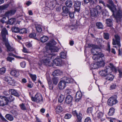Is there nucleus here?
<instances>
[{"label":"nucleus","instance_id":"412c9836","mask_svg":"<svg viewBox=\"0 0 122 122\" xmlns=\"http://www.w3.org/2000/svg\"><path fill=\"white\" fill-rule=\"evenodd\" d=\"M62 9L63 10L62 15L64 16L67 15V14L69 12V9L66 6H63Z\"/></svg>","mask_w":122,"mask_h":122},{"label":"nucleus","instance_id":"680f3d73","mask_svg":"<svg viewBox=\"0 0 122 122\" xmlns=\"http://www.w3.org/2000/svg\"><path fill=\"white\" fill-rule=\"evenodd\" d=\"M14 58L9 56L7 57V60L10 62H11L12 61L14 60Z\"/></svg>","mask_w":122,"mask_h":122},{"label":"nucleus","instance_id":"ddd939ff","mask_svg":"<svg viewBox=\"0 0 122 122\" xmlns=\"http://www.w3.org/2000/svg\"><path fill=\"white\" fill-rule=\"evenodd\" d=\"M5 44V45L7 48V51L8 52L13 51L14 50V49L10 46L8 40L3 42Z\"/></svg>","mask_w":122,"mask_h":122},{"label":"nucleus","instance_id":"6e6d98bb","mask_svg":"<svg viewBox=\"0 0 122 122\" xmlns=\"http://www.w3.org/2000/svg\"><path fill=\"white\" fill-rule=\"evenodd\" d=\"M19 32L21 34L26 33L27 32L25 28H23L20 30Z\"/></svg>","mask_w":122,"mask_h":122},{"label":"nucleus","instance_id":"bf43d9fd","mask_svg":"<svg viewBox=\"0 0 122 122\" xmlns=\"http://www.w3.org/2000/svg\"><path fill=\"white\" fill-rule=\"evenodd\" d=\"M92 107L88 108L87 111V112L89 113H92Z\"/></svg>","mask_w":122,"mask_h":122},{"label":"nucleus","instance_id":"393cba45","mask_svg":"<svg viewBox=\"0 0 122 122\" xmlns=\"http://www.w3.org/2000/svg\"><path fill=\"white\" fill-rule=\"evenodd\" d=\"M63 80L66 83H70L72 81V79L70 78L65 77L63 78Z\"/></svg>","mask_w":122,"mask_h":122},{"label":"nucleus","instance_id":"69168bd1","mask_svg":"<svg viewBox=\"0 0 122 122\" xmlns=\"http://www.w3.org/2000/svg\"><path fill=\"white\" fill-rule=\"evenodd\" d=\"M20 65L21 67L22 68H24L25 66L26 63L24 62H23L20 63Z\"/></svg>","mask_w":122,"mask_h":122},{"label":"nucleus","instance_id":"f3484780","mask_svg":"<svg viewBox=\"0 0 122 122\" xmlns=\"http://www.w3.org/2000/svg\"><path fill=\"white\" fill-rule=\"evenodd\" d=\"M10 74L11 75L17 77L19 75V71L18 70H13L11 71Z\"/></svg>","mask_w":122,"mask_h":122},{"label":"nucleus","instance_id":"dca6fc26","mask_svg":"<svg viewBox=\"0 0 122 122\" xmlns=\"http://www.w3.org/2000/svg\"><path fill=\"white\" fill-rule=\"evenodd\" d=\"M53 62L56 66H59L61 64L62 61L61 59L57 58L54 59Z\"/></svg>","mask_w":122,"mask_h":122},{"label":"nucleus","instance_id":"58836bf2","mask_svg":"<svg viewBox=\"0 0 122 122\" xmlns=\"http://www.w3.org/2000/svg\"><path fill=\"white\" fill-rule=\"evenodd\" d=\"M15 21V19L14 18L10 19L8 22V23L9 24L12 25L13 24Z\"/></svg>","mask_w":122,"mask_h":122},{"label":"nucleus","instance_id":"2eb2a0df","mask_svg":"<svg viewBox=\"0 0 122 122\" xmlns=\"http://www.w3.org/2000/svg\"><path fill=\"white\" fill-rule=\"evenodd\" d=\"M56 44V43L55 41L52 40L50 41L47 44L46 46L45 47L46 49L50 47H54L53 46L55 45Z\"/></svg>","mask_w":122,"mask_h":122},{"label":"nucleus","instance_id":"a19ab883","mask_svg":"<svg viewBox=\"0 0 122 122\" xmlns=\"http://www.w3.org/2000/svg\"><path fill=\"white\" fill-rule=\"evenodd\" d=\"M20 107V108L23 110H26V108L25 105L23 103H22L19 105Z\"/></svg>","mask_w":122,"mask_h":122},{"label":"nucleus","instance_id":"c85d7f7f","mask_svg":"<svg viewBox=\"0 0 122 122\" xmlns=\"http://www.w3.org/2000/svg\"><path fill=\"white\" fill-rule=\"evenodd\" d=\"M106 23L108 26H111L112 25V20L110 19H107L106 20Z\"/></svg>","mask_w":122,"mask_h":122},{"label":"nucleus","instance_id":"f704fd0d","mask_svg":"<svg viewBox=\"0 0 122 122\" xmlns=\"http://www.w3.org/2000/svg\"><path fill=\"white\" fill-rule=\"evenodd\" d=\"M115 110L114 108L112 107L109 109V111L108 113V114L109 116L112 115L114 112Z\"/></svg>","mask_w":122,"mask_h":122},{"label":"nucleus","instance_id":"7ed1b4c3","mask_svg":"<svg viewBox=\"0 0 122 122\" xmlns=\"http://www.w3.org/2000/svg\"><path fill=\"white\" fill-rule=\"evenodd\" d=\"M44 54V56L43 57V59L41 61V63L42 64L45 65H48L50 62V60L52 56H51L52 54H51L48 53V55L45 52Z\"/></svg>","mask_w":122,"mask_h":122},{"label":"nucleus","instance_id":"473e14b6","mask_svg":"<svg viewBox=\"0 0 122 122\" xmlns=\"http://www.w3.org/2000/svg\"><path fill=\"white\" fill-rule=\"evenodd\" d=\"M48 39V38L47 36H44L41 38L40 40L41 42L44 43Z\"/></svg>","mask_w":122,"mask_h":122},{"label":"nucleus","instance_id":"49530a36","mask_svg":"<svg viewBox=\"0 0 122 122\" xmlns=\"http://www.w3.org/2000/svg\"><path fill=\"white\" fill-rule=\"evenodd\" d=\"M48 82L49 89L51 90H52L53 88V86L51 84V82L50 81H48Z\"/></svg>","mask_w":122,"mask_h":122},{"label":"nucleus","instance_id":"4468645a","mask_svg":"<svg viewBox=\"0 0 122 122\" xmlns=\"http://www.w3.org/2000/svg\"><path fill=\"white\" fill-rule=\"evenodd\" d=\"M65 81L63 79L58 84V86L60 90H62L64 89L65 87L66 84L65 82Z\"/></svg>","mask_w":122,"mask_h":122},{"label":"nucleus","instance_id":"b1692460","mask_svg":"<svg viewBox=\"0 0 122 122\" xmlns=\"http://www.w3.org/2000/svg\"><path fill=\"white\" fill-rule=\"evenodd\" d=\"M56 112L57 113H58L61 112L62 110V107L60 105H58L55 108Z\"/></svg>","mask_w":122,"mask_h":122},{"label":"nucleus","instance_id":"6e6552de","mask_svg":"<svg viewBox=\"0 0 122 122\" xmlns=\"http://www.w3.org/2000/svg\"><path fill=\"white\" fill-rule=\"evenodd\" d=\"M114 37L115 40L113 39H112V43L113 45H117L119 47L121 46L120 44V37L117 34L115 35Z\"/></svg>","mask_w":122,"mask_h":122},{"label":"nucleus","instance_id":"c9c22d12","mask_svg":"<svg viewBox=\"0 0 122 122\" xmlns=\"http://www.w3.org/2000/svg\"><path fill=\"white\" fill-rule=\"evenodd\" d=\"M90 67L91 68L93 69H95L99 68L97 62L91 64L90 65Z\"/></svg>","mask_w":122,"mask_h":122},{"label":"nucleus","instance_id":"5701e85b","mask_svg":"<svg viewBox=\"0 0 122 122\" xmlns=\"http://www.w3.org/2000/svg\"><path fill=\"white\" fill-rule=\"evenodd\" d=\"M82 94L80 92H77L76 94V100L78 101L80 100L82 97Z\"/></svg>","mask_w":122,"mask_h":122},{"label":"nucleus","instance_id":"37998d69","mask_svg":"<svg viewBox=\"0 0 122 122\" xmlns=\"http://www.w3.org/2000/svg\"><path fill=\"white\" fill-rule=\"evenodd\" d=\"M77 118L78 120L80 121H81V119L82 117V115L80 113H78L76 115Z\"/></svg>","mask_w":122,"mask_h":122},{"label":"nucleus","instance_id":"13d9d810","mask_svg":"<svg viewBox=\"0 0 122 122\" xmlns=\"http://www.w3.org/2000/svg\"><path fill=\"white\" fill-rule=\"evenodd\" d=\"M26 46L28 48H30L32 46V45L30 43L27 42L25 43Z\"/></svg>","mask_w":122,"mask_h":122},{"label":"nucleus","instance_id":"f257e3e1","mask_svg":"<svg viewBox=\"0 0 122 122\" xmlns=\"http://www.w3.org/2000/svg\"><path fill=\"white\" fill-rule=\"evenodd\" d=\"M110 5H107V7L113 13L112 15L113 16L115 13H116L115 17L117 19L118 18L120 19L122 17V11L121 10L119 9L118 10H117L116 6L115 5L113 2L111 0L109 1Z\"/></svg>","mask_w":122,"mask_h":122},{"label":"nucleus","instance_id":"4d7b16f0","mask_svg":"<svg viewBox=\"0 0 122 122\" xmlns=\"http://www.w3.org/2000/svg\"><path fill=\"white\" fill-rule=\"evenodd\" d=\"M97 117L99 118H101L102 117L103 115V113L101 112H97Z\"/></svg>","mask_w":122,"mask_h":122},{"label":"nucleus","instance_id":"ea45409f","mask_svg":"<svg viewBox=\"0 0 122 122\" xmlns=\"http://www.w3.org/2000/svg\"><path fill=\"white\" fill-rule=\"evenodd\" d=\"M95 9L96 10L98 14L100 13L102 11V7L99 5L97 6Z\"/></svg>","mask_w":122,"mask_h":122},{"label":"nucleus","instance_id":"3c124183","mask_svg":"<svg viewBox=\"0 0 122 122\" xmlns=\"http://www.w3.org/2000/svg\"><path fill=\"white\" fill-rule=\"evenodd\" d=\"M30 76L33 81H35L36 80V75H33L32 74H31L30 75Z\"/></svg>","mask_w":122,"mask_h":122},{"label":"nucleus","instance_id":"c756f323","mask_svg":"<svg viewBox=\"0 0 122 122\" xmlns=\"http://www.w3.org/2000/svg\"><path fill=\"white\" fill-rule=\"evenodd\" d=\"M5 117L7 119L10 121H12L14 119V118L12 116L9 114H7L5 115Z\"/></svg>","mask_w":122,"mask_h":122},{"label":"nucleus","instance_id":"a878e982","mask_svg":"<svg viewBox=\"0 0 122 122\" xmlns=\"http://www.w3.org/2000/svg\"><path fill=\"white\" fill-rule=\"evenodd\" d=\"M106 76L107 77L106 78V79L107 81H112L114 78V77L112 74H107Z\"/></svg>","mask_w":122,"mask_h":122},{"label":"nucleus","instance_id":"6ab92c4d","mask_svg":"<svg viewBox=\"0 0 122 122\" xmlns=\"http://www.w3.org/2000/svg\"><path fill=\"white\" fill-rule=\"evenodd\" d=\"M90 13L91 16L93 17H96L98 14L96 9L92 8L90 10Z\"/></svg>","mask_w":122,"mask_h":122},{"label":"nucleus","instance_id":"20e7f679","mask_svg":"<svg viewBox=\"0 0 122 122\" xmlns=\"http://www.w3.org/2000/svg\"><path fill=\"white\" fill-rule=\"evenodd\" d=\"M92 46V49H91V52L93 54V56L95 55H99L100 53L103 54L101 52H98L99 51H101V48L97 45H92L91 44H89L88 47L89 48L90 46ZM98 56H100L101 55H100Z\"/></svg>","mask_w":122,"mask_h":122},{"label":"nucleus","instance_id":"e433bc0d","mask_svg":"<svg viewBox=\"0 0 122 122\" xmlns=\"http://www.w3.org/2000/svg\"><path fill=\"white\" fill-rule=\"evenodd\" d=\"M20 29L19 28L16 27H13L12 28V31L15 33H18L19 32Z\"/></svg>","mask_w":122,"mask_h":122},{"label":"nucleus","instance_id":"c03bdc74","mask_svg":"<svg viewBox=\"0 0 122 122\" xmlns=\"http://www.w3.org/2000/svg\"><path fill=\"white\" fill-rule=\"evenodd\" d=\"M9 6L8 4H6L2 5L0 6V10H3L7 8Z\"/></svg>","mask_w":122,"mask_h":122},{"label":"nucleus","instance_id":"052dcab7","mask_svg":"<svg viewBox=\"0 0 122 122\" xmlns=\"http://www.w3.org/2000/svg\"><path fill=\"white\" fill-rule=\"evenodd\" d=\"M85 122H91V120L89 117H87L85 120Z\"/></svg>","mask_w":122,"mask_h":122},{"label":"nucleus","instance_id":"9d476101","mask_svg":"<svg viewBox=\"0 0 122 122\" xmlns=\"http://www.w3.org/2000/svg\"><path fill=\"white\" fill-rule=\"evenodd\" d=\"M46 49V51L45 52L46 53H47L48 55V53L50 54H52V55H55V54H54L53 53H49V52H57L59 51V50L55 46L52 47L51 48H49ZM51 55H51V56H52Z\"/></svg>","mask_w":122,"mask_h":122},{"label":"nucleus","instance_id":"cd10ccee","mask_svg":"<svg viewBox=\"0 0 122 122\" xmlns=\"http://www.w3.org/2000/svg\"><path fill=\"white\" fill-rule=\"evenodd\" d=\"M61 72L59 70H55L53 73L52 75L53 76H58L61 75Z\"/></svg>","mask_w":122,"mask_h":122},{"label":"nucleus","instance_id":"72a5a7b5","mask_svg":"<svg viewBox=\"0 0 122 122\" xmlns=\"http://www.w3.org/2000/svg\"><path fill=\"white\" fill-rule=\"evenodd\" d=\"M14 99L13 97L11 95H10L8 97H7L6 101H8V104L9 102L13 101Z\"/></svg>","mask_w":122,"mask_h":122},{"label":"nucleus","instance_id":"1a4fd4ad","mask_svg":"<svg viewBox=\"0 0 122 122\" xmlns=\"http://www.w3.org/2000/svg\"><path fill=\"white\" fill-rule=\"evenodd\" d=\"M7 97L5 96H0V106H3L8 105Z\"/></svg>","mask_w":122,"mask_h":122},{"label":"nucleus","instance_id":"39448f33","mask_svg":"<svg viewBox=\"0 0 122 122\" xmlns=\"http://www.w3.org/2000/svg\"><path fill=\"white\" fill-rule=\"evenodd\" d=\"M105 70L107 74H110L112 71L114 73H116L117 71L116 68L112 63H110L109 65L106 67Z\"/></svg>","mask_w":122,"mask_h":122},{"label":"nucleus","instance_id":"4be33fe9","mask_svg":"<svg viewBox=\"0 0 122 122\" xmlns=\"http://www.w3.org/2000/svg\"><path fill=\"white\" fill-rule=\"evenodd\" d=\"M72 100V97L71 96H68L66 98L65 102L66 103L69 104L71 102Z\"/></svg>","mask_w":122,"mask_h":122},{"label":"nucleus","instance_id":"5fc2aeb1","mask_svg":"<svg viewBox=\"0 0 122 122\" xmlns=\"http://www.w3.org/2000/svg\"><path fill=\"white\" fill-rule=\"evenodd\" d=\"M58 79L57 78L55 77H54L52 79V81L53 83L56 85L57 84L58 82Z\"/></svg>","mask_w":122,"mask_h":122},{"label":"nucleus","instance_id":"09e8293b","mask_svg":"<svg viewBox=\"0 0 122 122\" xmlns=\"http://www.w3.org/2000/svg\"><path fill=\"white\" fill-rule=\"evenodd\" d=\"M72 116L71 115L70 113H67L65 114L64 117L65 119H70Z\"/></svg>","mask_w":122,"mask_h":122},{"label":"nucleus","instance_id":"8fccbe9b","mask_svg":"<svg viewBox=\"0 0 122 122\" xmlns=\"http://www.w3.org/2000/svg\"><path fill=\"white\" fill-rule=\"evenodd\" d=\"M15 80L14 79H12L9 82V83L10 85H12V86H14L15 84Z\"/></svg>","mask_w":122,"mask_h":122},{"label":"nucleus","instance_id":"9b49d317","mask_svg":"<svg viewBox=\"0 0 122 122\" xmlns=\"http://www.w3.org/2000/svg\"><path fill=\"white\" fill-rule=\"evenodd\" d=\"M1 34L2 37L3 42L7 40V39L6 38V35H8V33L5 28H4L2 30Z\"/></svg>","mask_w":122,"mask_h":122},{"label":"nucleus","instance_id":"f03ea898","mask_svg":"<svg viewBox=\"0 0 122 122\" xmlns=\"http://www.w3.org/2000/svg\"><path fill=\"white\" fill-rule=\"evenodd\" d=\"M99 55H101V56H99L98 55H95L92 57V58L94 60H100V61H98L97 62L99 67L104 66L105 64V58L104 57V54L101 53Z\"/></svg>","mask_w":122,"mask_h":122},{"label":"nucleus","instance_id":"0e129e2a","mask_svg":"<svg viewBox=\"0 0 122 122\" xmlns=\"http://www.w3.org/2000/svg\"><path fill=\"white\" fill-rule=\"evenodd\" d=\"M36 36V34L34 33L31 34L29 35V36L31 38H34Z\"/></svg>","mask_w":122,"mask_h":122},{"label":"nucleus","instance_id":"a211bd4d","mask_svg":"<svg viewBox=\"0 0 122 122\" xmlns=\"http://www.w3.org/2000/svg\"><path fill=\"white\" fill-rule=\"evenodd\" d=\"M9 92L10 94L17 97H18L20 96L19 94L15 90L13 89H10L9 90Z\"/></svg>","mask_w":122,"mask_h":122},{"label":"nucleus","instance_id":"e2e57ef3","mask_svg":"<svg viewBox=\"0 0 122 122\" xmlns=\"http://www.w3.org/2000/svg\"><path fill=\"white\" fill-rule=\"evenodd\" d=\"M116 87V85L115 84H112L110 87V89H113L115 88Z\"/></svg>","mask_w":122,"mask_h":122},{"label":"nucleus","instance_id":"79ce46f5","mask_svg":"<svg viewBox=\"0 0 122 122\" xmlns=\"http://www.w3.org/2000/svg\"><path fill=\"white\" fill-rule=\"evenodd\" d=\"M61 57L62 58H65L66 57V53L62 52L60 53Z\"/></svg>","mask_w":122,"mask_h":122},{"label":"nucleus","instance_id":"f8f14e48","mask_svg":"<svg viewBox=\"0 0 122 122\" xmlns=\"http://www.w3.org/2000/svg\"><path fill=\"white\" fill-rule=\"evenodd\" d=\"M75 11L79 12L80 10V7L81 5V2L79 1H76L74 2Z\"/></svg>","mask_w":122,"mask_h":122},{"label":"nucleus","instance_id":"4c0bfd02","mask_svg":"<svg viewBox=\"0 0 122 122\" xmlns=\"http://www.w3.org/2000/svg\"><path fill=\"white\" fill-rule=\"evenodd\" d=\"M100 74L102 76H105L107 75L105 70L100 71L99 72Z\"/></svg>","mask_w":122,"mask_h":122},{"label":"nucleus","instance_id":"338daca9","mask_svg":"<svg viewBox=\"0 0 122 122\" xmlns=\"http://www.w3.org/2000/svg\"><path fill=\"white\" fill-rule=\"evenodd\" d=\"M119 73V78L122 77V71L119 70H118Z\"/></svg>","mask_w":122,"mask_h":122},{"label":"nucleus","instance_id":"7c9ffc66","mask_svg":"<svg viewBox=\"0 0 122 122\" xmlns=\"http://www.w3.org/2000/svg\"><path fill=\"white\" fill-rule=\"evenodd\" d=\"M65 97L64 95L61 94H60L58 101L59 102L61 103L63 101Z\"/></svg>","mask_w":122,"mask_h":122},{"label":"nucleus","instance_id":"a18cd8bd","mask_svg":"<svg viewBox=\"0 0 122 122\" xmlns=\"http://www.w3.org/2000/svg\"><path fill=\"white\" fill-rule=\"evenodd\" d=\"M12 79V78L11 77L8 76L5 77L4 78V80L5 81L8 82L9 83L10 80H11Z\"/></svg>","mask_w":122,"mask_h":122},{"label":"nucleus","instance_id":"aec40b11","mask_svg":"<svg viewBox=\"0 0 122 122\" xmlns=\"http://www.w3.org/2000/svg\"><path fill=\"white\" fill-rule=\"evenodd\" d=\"M16 11L15 10H11L10 11L6 12L5 14V15L8 18V16L9 15H11L14 14Z\"/></svg>","mask_w":122,"mask_h":122},{"label":"nucleus","instance_id":"603ef678","mask_svg":"<svg viewBox=\"0 0 122 122\" xmlns=\"http://www.w3.org/2000/svg\"><path fill=\"white\" fill-rule=\"evenodd\" d=\"M36 27L37 32H41L42 30L40 25L36 26Z\"/></svg>","mask_w":122,"mask_h":122},{"label":"nucleus","instance_id":"bb28decb","mask_svg":"<svg viewBox=\"0 0 122 122\" xmlns=\"http://www.w3.org/2000/svg\"><path fill=\"white\" fill-rule=\"evenodd\" d=\"M66 5L68 7H71L73 4L71 0H67L66 2Z\"/></svg>","mask_w":122,"mask_h":122},{"label":"nucleus","instance_id":"864d4df0","mask_svg":"<svg viewBox=\"0 0 122 122\" xmlns=\"http://www.w3.org/2000/svg\"><path fill=\"white\" fill-rule=\"evenodd\" d=\"M5 69L4 67L0 68V74H2L4 73L5 72Z\"/></svg>","mask_w":122,"mask_h":122},{"label":"nucleus","instance_id":"de8ad7c7","mask_svg":"<svg viewBox=\"0 0 122 122\" xmlns=\"http://www.w3.org/2000/svg\"><path fill=\"white\" fill-rule=\"evenodd\" d=\"M104 38L106 40H108L109 38V34L108 33H104Z\"/></svg>","mask_w":122,"mask_h":122},{"label":"nucleus","instance_id":"774afa93","mask_svg":"<svg viewBox=\"0 0 122 122\" xmlns=\"http://www.w3.org/2000/svg\"><path fill=\"white\" fill-rule=\"evenodd\" d=\"M72 114L74 116H76L78 114L76 111V110H73L72 112Z\"/></svg>","mask_w":122,"mask_h":122},{"label":"nucleus","instance_id":"0eeeda50","mask_svg":"<svg viewBox=\"0 0 122 122\" xmlns=\"http://www.w3.org/2000/svg\"><path fill=\"white\" fill-rule=\"evenodd\" d=\"M118 102L116 97L112 96L110 97L108 100L107 103L110 106H112L116 104Z\"/></svg>","mask_w":122,"mask_h":122},{"label":"nucleus","instance_id":"423d86ee","mask_svg":"<svg viewBox=\"0 0 122 122\" xmlns=\"http://www.w3.org/2000/svg\"><path fill=\"white\" fill-rule=\"evenodd\" d=\"M31 98L32 101L36 102L37 103H41L43 101L42 95L39 93H37L34 97H31Z\"/></svg>","mask_w":122,"mask_h":122},{"label":"nucleus","instance_id":"2f4dec72","mask_svg":"<svg viewBox=\"0 0 122 122\" xmlns=\"http://www.w3.org/2000/svg\"><path fill=\"white\" fill-rule=\"evenodd\" d=\"M96 26L97 28L99 29H103V24L100 22H97L96 24Z\"/></svg>","mask_w":122,"mask_h":122}]
</instances>
